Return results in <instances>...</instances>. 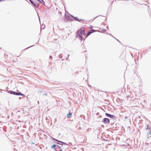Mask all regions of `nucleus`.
<instances>
[{
	"mask_svg": "<svg viewBox=\"0 0 151 151\" xmlns=\"http://www.w3.org/2000/svg\"><path fill=\"white\" fill-rule=\"evenodd\" d=\"M8 92L11 94H13V95H17V96H19V95L24 96V94H22L20 92H17L14 91H8Z\"/></svg>",
	"mask_w": 151,
	"mask_h": 151,
	"instance_id": "1",
	"label": "nucleus"
},
{
	"mask_svg": "<svg viewBox=\"0 0 151 151\" xmlns=\"http://www.w3.org/2000/svg\"><path fill=\"white\" fill-rule=\"evenodd\" d=\"M53 140H55L57 142V143L60 145H68L66 143H65L62 141H60V140H58L57 139H54Z\"/></svg>",
	"mask_w": 151,
	"mask_h": 151,
	"instance_id": "2",
	"label": "nucleus"
},
{
	"mask_svg": "<svg viewBox=\"0 0 151 151\" xmlns=\"http://www.w3.org/2000/svg\"><path fill=\"white\" fill-rule=\"evenodd\" d=\"M76 34L77 36L79 37L81 41H82L83 39V36L79 34V30H77L76 32Z\"/></svg>",
	"mask_w": 151,
	"mask_h": 151,
	"instance_id": "3",
	"label": "nucleus"
},
{
	"mask_svg": "<svg viewBox=\"0 0 151 151\" xmlns=\"http://www.w3.org/2000/svg\"><path fill=\"white\" fill-rule=\"evenodd\" d=\"M105 115L108 117L111 118L113 119H115L116 118L114 115H112L107 113H105Z\"/></svg>",
	"mask_w": 151,
	"mask_h": 151,
	"instance_id": "4",
	"label": "nucleus"
},
{
	"mask_svg": "<svg viewBox=\"0 0 151 151\" xmlns=\"http://www.w3.org/2000/svg\"><path fill=\"white\" fill-rule=\"evenodd\" d=\"M102 122L105 124H109V123L110 121L109 119L104 118L103 119Z\"/></svg>",
	"mask_w": 151,
	"mask_h": 151,
	"instance_id": "5",
	"label": "nucleus"
},
{
	"mask_svg": "<svg viewBox=\"0 0 151 151\" xmlns=\"http://www.w3.org/2000/svg\"><path fill=\"white\" fill-rule=\"evenodd\" d=\"M78 30H79V33H80L81 35H85V31L83 29L82 27H81L80 29H79Z\"/></svg>",
	"mask_w": 151,
	"mask_h": 151,
	"instance_id": "6",
	"label": "nucleus"
},
{
	"mask_svg": "<svg viewBox=\"0 0 151 151\" xmlns=\"http://www.w3.org/2000/svg\"><path fill=\"white\" fill-rule=\"evenodd\" d=\"M102 120L101 116L99 115V116H97V119H96V122H100Z\"/></svg>",
	"mask_w": 151,
	"mask_h": 151,
	"instance_id": "7",
	"label": "nucleus"
},
{
	"mask_svg": "<svg viewBox=\"0 0 151 151\" xmlns=\"http://www.w3.org/2000/svg\"><path fill=\"white\" fill-rule=\"evenodd\" d=\"M70 16L72 17L75 20L78 21H79V19H78L77 17H74L72 15H70Z\"/></svg>",
	"mask_w": 151,
	"mask_h": 151,
	"instance_id": "8",
	"label": "nucleus"
},
{
	"mask_svg": "<svg viewBox=\"0 0 151 151\" xmlns=\"http://www.w3.org/2000/svg\"><path fill=\"white\" fill-rule=\"evenodd\" d=\"M56 151H60V149H62L61 147L58 145H57L56 147Z\"/></svg>",
	"mask_w": 151,
	"mask_h": 151,
	"instance_id": "9",
	"label": "nucleus"
},
{
	"mask_svg": "<svg viewBox=\"0 0 151 151\" xmlns=\"http://www.w3.org/2000/svg\"><path fill=\"white\" fill-rule=\"evenodd\" d=\"M33 6L36 8H38L39 6V5L37 2L35 3V4H34Z\"/></svg>",
	"mask_w": 151,
	"mask_h": 151,
	"instance_id": "10",
	"label": "nucleus"
},
{
	"mask_svg": "<svg viewBox=\"0 0 151 151\" xmlns=\"http://www.w3.org/2000/svg\"><path fill=\"white\" fill-rule=\"evenodd\" d=\"M38 1L41 3L43 4H45V3L43 0H37Z\"/></svg>",
	"mask_w": 151,
	"mask_h": 151,
	"instance_id": "11",
	"label": "nucleus"
},
{
	"mask_svg": "<svg viewBox=\"0 0 151 151\" xmlns=\"http://www.w3.org/2000/svg\"><path fill=\"white\" fill-rule=\"evenodd\" d=\"M89 32L91 34L92 33H93V32H95L96 30L93 29H91L90 30Z\"/></svg>",
	"mask_w": 151,
	"mask_h": 151,
	"instance_id": "12",
	"label": "nucleus"
},
{
	"mask_svg": "<svg viewBox=\"0 0 151 151\" xmlns=\"http://www.w3.org/2000/svg\"><path fill=\"white\" fill-rule=\"evenodd\" d=\"M72 116V113H68V114H67V117H70Z\"/></svg>",
	"mask_w": 151,
	"mask_h": 151,
	"instance_id": "13",
	"label": "nucleus"
},
{
	"mask_svg": "<svg viewBox=\"0 0 151 151\" xmlns=\"http://www.w3.org/2000/svg\"><path fill=\"white\" fill-rule=\"evenodd\" d=\"M56 145H53L51 146V148H54V149L55 150H56L55 148L56 147Z\"/></svg>",
	"mask_w": 151,
	"mask_h": 151,
	"instance_id": "14",
	"label": "nucleus"
},
{
	"mask_svg": "<svg viewBox=\"0 0 151 151\" xmlns=\"http://www.w3.org/2000/svg\"><path fill=\"white\" fill-rule=\"evenodd\" d=\"M90 34H91V33L89 31L88 32V33H86V34H85V35H86V37H88L89 35H90Z\"/></svg>",
	"mask_w": 151,
	"mask_h": 151,
	"instance_id": "15",
	"label": "nucleus"
},
{
	"mask_svg": "<svg viewBox=\"0 0 151 151\" xmlns=\"http://www.w3.org/2000/svg\"><path fill=\"white\" fill-rule=\"evenodd\" d=\"M36 1H32L31 2H30L33 5H34V4H35V3Z\"/></svg>",
	"mask_w": 151,
	"mask_h": 151,
	"instance_id": "16",
	"label": "nucleus"
},
{
	"mask_svg": "<svg viewBox=\"0 0 151 151\" xmlns=\"http://www.w3.org/2000/svg\"><path fill=\"white\" fill-rule=\"evenodd\" d=\"M81 21L84 22V21H85V20L83 19H79V21H78L80 22Z\"/></svg>",
	"mask_w": 151,
	"mask_h": 151,
	"instance_id": "17",
	"label": "nucleus"
},
{
	"mask_svg": "<svg viewBox=\"0 0 151 151\" xmlns=\"http://www.w3.org/2000/svg\"><path fill=\"white\" fill-rule=\"evenodd\" d=\"M102 30L103 32H106V30L105 29H103Z\"/></svg>",
	"mask_w": 151,
	"mask_h": 151,
	"instance_id": "18",
	"label": "nucleus"
},
{
	"mask_svg": "<svg viewBox=\"0 0 151 151\" xmlns=\"http://www.w3.org/2000/svg\"><path fill=\"white\" fill-rule=\"evenodd\" d=\"M33 46V45L31 46H30V47H29L26 48V49H25L24 50H27V49H28V48H30V47H32Z\"/></svg>",
	"mask_w": 151,
	"mask_h": 151,
	"instance_id": "19",
	"label": "nucleus"
},
{
	"mask_svg": "<svg viewBox=\"0 0 151 151\" xmlns=\"http://www.w3.org/2000/svg\"><path fill=\"white\" fill-rule=\"evenodd\" d=\"M62 56L61 55V54H60V55H59V58H62Z\"/></svg>",
	"mask_w": 151,
	"mask_h": 151,
	"instance_id": "20",
	"label": "nucleus"
},
{
	"mask_svg": "<svg viewBox=\"0 0 151 151\" xmlns=\"http://www.w3.org/2000/svg\"><path fill=\"white\" fill-rule=\"evenodd\" d=\"M99 113H98H98H97L96 114V115H99H99H99Z\"/></svg>",
	"mask_w": 151,
	"mask_h": 151,
	"instance_id": "21",
	"label": "nucleus"
},
{
	"mask_svg": "<svg viewBox=\"0 0 151 151\" xmlns=\"http://www.w3.org/2000/svg\"><path fill=\"white\" fill-rule=\"evenodd\" d=\"M65 17H66L67 18H68V17H69V15H67V16H66V15H65Z\"/></svg>",
	"mask_w": 151,
	"mask_h": 151,
	"instance_id": "22",
	"label": "nucleus"
},
{
	"mask_svg": "<svg viewBox=\"0 0 151 151\" xmlns=\"http://www.w3.org/2000/svg\"><path fill=\"white\" fill-rule=\"evenodd\" d=\"M148 134L150 135L151 134V131H150V132Z\"/></svg>",
	"mask_w": 151,
	"mask_h": 151,
	"instance_id": "23",
	"label": "nucleus"
},
{
	"mask_svg": "<svg viewBox=\"0 0 151 151\" xmlns=\"http://www.w3.org/2000/svg\"><path fill=\"white\" fill-rule=\"evenodd\" d=\"M69 54H68V57L66 58V59H67V60H68V57H69Z\"/></svg>",
	"mask_w": 151,
	"mask_h": 151,
	"instance_id": "24",
	"label": "nucleus"
},
{
	"mask_svg": "<svg viewBox=\"0 0 151 151\" xmlns=\"http://www.w3.org/2000/svg\"><path fill=\"white\" fill-rule=\"evenodd\" d=\"M51 59H52V57L51 56H50L49 57Z\"/></svg>",
	"mask_w": 151,
	"mask_h": 151,
	"instance_id": "25",
	"label": "nucleus"
},
{
	"mask_svg": "<svg viewBox=\"0 0 151 151\" xmlns=\"http://www.w3.org/2000/svg\"><path fill=\"white\" fill-rule=\"evenodd\" d=\"M148 125H147V127L146 128V129L147 130L148 129Z\"/></svg>",
	"mask_w": 151,
	"mask_h": 151,
	"instance_id": "26",
	"label": "nucleus"
},
{
	"mask_svg": "<svg viewBox=\"0 0 151 151\" xmlns=\"http://www.w3.org/2000/svg\"><path fill=\"white\" fill-rule=\"evenodd\" d=\"M39 93H42V91L41 90V91H40L39 92H38Z\"/></svg>",
	"mask_w": 151,
	"mask_h": 151,
	"instance_id": "27",
	"label": "nucleus"
},
{
	"mask_svg": "<svg viewBox=\"0 0 151 151\" xmlns=\"http://www.w3.org/2000/svg\"><path fill=\"white\" fill-rule=\"evenodd\" d=\"M5 0H0V2L1 1H4Z\"/></svg>",
	"mask_w": 151,
	"mask_h": 151,
	"instance_id": "28",
	"label": "nucleus"
},
{
	"mask_svg": "<svg viewBox=\"0 0 151 151\" xmlns=\"http://www.w3.org/2000/svg\"><path fill=\"white\" fill-rule=\"evenodd\" d=\"M60 151H63V149H60Z\"/></svg>",
	"mask_w": 151,
	"mask_h": 151,
	"instance_id": "29",
	"label": "nucleus"
},
{
	"mask_svg": "<svg viewBox=\"0 0 151 151\" xmlns=\"http://www.w3.org/2000/svg\"><path fill=\"white\" fill-rule=\"evenodd\" d=\"M127 116H126L125 117V119H127Z\"/></svg>",
	"mask_w": 151,
	"mask_h": 151,
	"instance_id": "30",
	"label": "nucleus"
},
{
	"mask_svg": "<svg viewBox=\"0 0 151 151\" xmlns=\"http://www.w3.org/2000/svg\"><path fill=\"white\" fill-rule=\"evenodd\" d=\"M44 95H45L47 96V93H45V94H44Z\"/></svg>",
	"mask_w": 151,
	"mask_h": 151,
	"instance_id": "31",
	"label": "nucleus"
},
{
	"mask_svg": "<svg viewBox=\"0 0 151 151\" xmlns=\"http://www.w3.org/2000/svg\"><path fill=\"white\" fill-rule=\"evenodd\" d=\"M29 0V1H30V2H31V1H32V0Z\"/></svg>",
	"mask_w": 151,
	"mask_h": 151,
	"instance_id": "32",
	"label": "nucleus"
},
{
	"mask_svg": "<svg viewBox=\"0 0 151 151\" xmlns=\"http://www.w3.org/2000/svg\"><path fill=\"white\" fill-rule=\"evenodd\" d=\"M116 40H117L119 42H120L117 39H116Z\"/></svg>",
	"mask_w": 151,
	"mask_h": 151,
	"instance_id": "33",
	"label": "nucleus"
},
{
	"mask_svg": "<svg viewBox=\"0 0 151 151\" xmlns=\"http://www.w3.org/2000/svg\"><path fill=\"white\" fill-rule=\"evenodd\" d=\"M108 26H107V27H106V28H107V29H108Z\"/></svg>",
	"mask_w": 151,
	"mask_h": 151,
	"instance_id": "34",
	"label": "nucleus"
},
{
	"mask_svg": "<svg viewBox=\"0 0 151 151\" xmlns=\"http://www.w3.org/2000/svg\"><path fill=\"white\" fill-rule=\"evenodd\" d=\"M45 27V25H44V27H43V29H44V27Z\"/></svg>",
	"mask_w": 151,
	"mask_h": 151,
	"instance_id": "35",
	"label": "nucleus"
},
{
	"mask_svg": "<svg viewBox=\"0 0 151 151\" xmlns=\"http://www.w3.org/2000/svg\"><path fill=\"white\" fill-rule=\"evenodd\" d=\"M32 144H34V143L32 142Z\"/></svg>",
	"mask_w": 151,
	"mask_h": 151,
	"instance_id": "36",
	"label": "nucleus"
},
{
	"mask_svg": "<svg viewBox=\"0 0 151 151\" xmlns=\"http://www.w3.org/2000/svg\"><path fill=\"white\" fill-rule=\"evenodd\" d=\"M110 35H111V36H112V35L111 34H109Z\"/></svg>",
	"mask_w": 151,
	"mask_h": 151,
	"instance_id": "37",
	"label": "nucleus"
},
{
	"mask_svg": "<svg viewBox=\"0 0 151 151\" xmlns=\"http://www.w3.org/2000/svg\"><path fill=\"white\" fill-rule=\"evenodd\" d=\"M42 27H43V26H42Z\"/></svg>",
	"mask_w": 151,
	"mask_h": 151,
	"instance_id": "38",
	"label": "nucleus"
},
{
	"mask_svg": "<svg viewBox=\"0 0 151 151\" xmlns=\"http://www.w3.org/2000/svg\"><path fill=\"white\" fill-rule=\"evenodd\" d=\"M42 27H43V26H42Z\"/></svg>",
	"mask_w": 151,
	"mask_h": 151,
	"instance_id": "39",
	"label": "nucleus"
}]
</instances>
